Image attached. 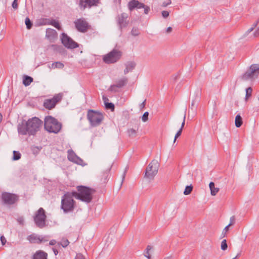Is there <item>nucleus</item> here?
Returning a JSON list of instances; mask_svg holds the SVG:
<instances>
[{
    "label": "nucleus",
    "instance_id": "nucleus-59",
    "mask_svg": "<svg viewBox=\"0 0 259 259\" xmlns=\"http://www.w3.org/2000/svg\"><path fill=\"white\" fill-rule=\"evenodd\" d=\"M258 21H257L256 22L254 23L252 25V27H253V28H254H254H255V27H256V26H257V24H258Z\"/></svg>",
    "mask_w": 259,
    "mask_h": 259
},
{
    "label": "nucleus",
    "instance_id": "nucleus-15",
    "mask_svg": "<svg viewBox=\"0 0 259 259\" xmlns=\"http://www.w3.org/2000/svg\"><path fill=\"white\" fill-rule=\"evenodd\" d=\"M27 239L31 243H40L49 240L47 236H40L35 234L28 236Z\"/></svg>",
    "mask_w": 259,
    "mask_h": 259
},
{
    "label": "nucleus",
    "instance_id": "nucleus-34",
    "mask_svg": "<svg viewBox=\"0 0 259 259\" xmlns=\"http://www.w3.org/2000/svg\"><path fill=\"white\" fill-rule=\"evenodd\" d=\"M193 190V186L192 185L187 186L185 188V189L184 191V194H189L191 193Z\"/></svg>",
    "mask_w": 259,
    "mask_h": 259
},
{
    "label": "nucleus",
    "instance_id": "nucleus-56",
    "mask_svg": "<svg viewBox=\"0 0 259 259\" xmlns=\"http://www.w3.org/2000/svg\"><path fill=\"white\" fill-rule=\"evenodd\" d=\"M103 100L105 104H106V102H108L109 101L107 97H105V96H103Z\"/></svg>",
    "mask_w": 259,
    "mask_h": 259
},
{
    "label": "nucleus",
    "instance_id": "nucleus-18",
    "mask_svg": "<svg viewBox=\"0 0 259 259\" xmlns=\"http://www.w3.org/2000/svg\"><path fill=\"white\" fill-rule=\"evenodd\" d=\"M128 9L132 11L135 9H141L144 7V4L139 2L137 0H131L127 4Z\"/></svg>",
    "mask_w": 259,
    "mask_h": 259
},
{
    "label": "nucleus",
    "instance_id": "nucleus-49",
    "mask_svg": "<svg viewBox=\"0 0 259 259\" xmlns=\"http://www.w3.org/2000/svg\"><path fill=\"white\" fill-rule=\"evenodd\" d=\"M171 4L170 0H167L166 2H164L162 3V6L164 7H165L167 6L168 5H170Z\"/></svg>",
    "mask_w": 259,
    "mask_h": 259
},
{
    "label": "nucleus",
    "instance_id": "nucleus-36",
    "mask_svg": "<svg viewBox=\"0 0 259 259\" xmlns=\"http://www.w3.org/2000/svg\"><path fill=\"white\" fill-rule=\"evenodd\" d=\"M228 248L227 244V241L226 239H224L221 242V249L223 250H226Z\"/></svg>",
    "mask_w": 259,
    "mask_h": 259
},
{
    "label": "nucleus",
    "instance_id": "nucleus-44",
    "mask_svg": "<svg viewBox=\"0 0 259 259\" xmlns=\"http://www.w3.org/2000/svg\"><path fill=\"white\" fill-rule=\"evenodd\" d=\"M235 217L232 216L230 219V223L228 226H229L230 227V226L233 225L235 223Z\"/></svg>",
    "mask_w": 259,
    "mask_h": 259
},
{
    "label": "nucleus",
    "instance_id": "nucleus-33",
    "mask_svg": "<svg viewBox=\"0 0 259 259\" xmlns=\"http://www.w3.org/2000/svg\"><path fill=\"white\" fill-rule=\"evenodd\" d=\"M127 134L130 137H135L136 136L137 132L133 128H131L127 130Z\"/></svg>",
    "mask_w": 259,
    "mask_h": 259
},
{
    "label": "nucleus",
    "instance_id": "nucleus-37",
    "mask_svg": "<svg viewBox=\"0 0 259 259\" xmlns=\"http://www.w3.org/2000/svg\"><path fill=\"white\" fill-rule=\"evenodd\" d=\"M105 105L107 109H110L112 110L114 109V105L112 103L106 102V104H105Z\"/></svg>",
    "mask_w": 259,
    "mask_h": 259
},
{
    "label": "nucleus",
    "instance_id": "nucleus-6",
    "mask_svg": "<svg viewBox=\"0 0 259 259\" xmlns=\"http://www.w3.org/2000/svg\"><path fill=\"white\" fill-rule=\"evenodd\" d=\"M74 207V201L71 195H63L61 199V208L64 212L67 213L73 211Z\"/></svg>",
    "mask_w": 259,
    "mask_h": 259
},
{
    "label": "nucleus",
    "instance_id": "nucleus-60",
    "mask_svg": "<svg viewBox=\"0 0 259 259\" xmlns=\"http://www.w3.org/2000/svg\"><path fill=\"white\" fill-rule=\"evenodd\" d=\"M125 175V171L123 173V175L122 176V183L123 182V181L124 179Z\"/></svg>",
    "mask_w": 259,
    "mask_h": 259
},
{
    "label": "nucleus",
    "instance_id": "nucleus-11",
    "mask_svg": "<svg viewBox=\"0 0 259 259\" xmlns=\"http://www.w3.org/2000/svg\"><path fill=\"white\" fill-rule=\"evenodd\" d=\"M128 82V79L126 77H123L117 80L115 83L110 85L109 90L111 92H117V88H121L126 85Z\"/></svg>",
    "mask_w": 259,
    "mask_h": 259
},
{
    "label": "nucleus",
    "instance_id": "nucleus-12",
    "mask_svg": "<svg viewBox=\"0 0 259 259\" xmlns=\"http://www.w3.org/2000/svg\"><path fill=\"white\" fill-rule=\"evenodd\" d=\"M77 30L81 32H86L89 28V24L84 19H78L74 22Z\"/></svg>",
    "mask_w": 259,
    "mask_h": 259
},
{
    "label": "nucleus",
    "instance_id": "nucleus-62",
    "mask_svg": "<svg viewBox=\"0 0 259 259\" xmlns=\"http://www.w3.org/2000/svg\"><path fill=\"white\" fill-rule=\"evenodd\" d=\"M2 194H9V195H11V194H13L12 193L5 192V193H3Z\"/></svg>",
    "mask_w": 259,
    "mask_h": 259
},
{
    "label": "nucleus",
    "instance_id": "nucleus-21",
    "mask_svg": "<svg viewBox=\"0 0 259 259\" xmlns=\"http://www.w3.org/2000/svg\"><path fill=\"white\" fill-rule=\"evenodd\" d=\"M78 200L87 203L90 202L93 199L92 195H72Z\"/></svg>",
    "mask_w": 259,
    "mask_h": 259
},
{
    "label": "nucleus",
    "instance_id": "nucleus-55",
    "mask_svg": "<svg viewBox=\"0 0 259 259\" xmlns=\"http://www.w3.org/2000/svg\"><path fill=\"white\" fill-rule=\"evenodd\" d=\"M57 243L56 241L55 240H52L49 242V245H54Z\"/></svg>",
    "mask_w": 259,
    "mask_h": 259
},
{
    "label": "nucleus",
    "instance_id": "nucleus-47",
    "mask_svg": "<svg viewBox=\"0 0 259 259\" xmlns=\"http://www.w3.org/2000/svg\"><path fill=\"white\" fill-rule=\"evenodd\" d=\"M75 259H85L83 255L81 253L76 254Z\"/></svg>",
    "mask_w": 259,
    "mask_h": 259
},
{
    "label": "nucleus",
    "instance_id": "nucleus-31",
    "mask_svg": "<svg viewBox=\"0 0 259 259\" xmlns=\"http://www.w3.org/2000/svg\"><path fill=\"white\" fill-rule=\"evenodd\" d=\"M21 154L19 152L16 151H13V159L14 160H18L20 159L21 158Z\"/></svg>",
    "mask_w": 259,
    "mask_h": 259
},
{
    "label": "nucleus",
    "instance_id": "nucleus-54",
    "mask_svg": "<svg viewBox=\"0 0 259 259\" xmlns=\"http://www.w3.org/2000/svg\"><path fill=\"white\" fill-rule=\"evenodd\" d=\"M146 100H145L140 105V107L141 109H143L145 107V105H146Z\"/></svg>",
    "mask_w": 259,
    "mask_h": 259
},
{
    "label": "nucleus",
    "instance_id": "nucleus-41",
    "mask_svg": "<svg viewBox=\"0 0 259 259\" xmlns=\"http://www.w3.org/2000/svg\"><path fill=\"white\" fill-rule=\"evenodd\" d=\"M182 128H180L178 131V132L176 133L175 136V139H174V142L175 143L177 140V139L182 134Z\"/></svg>",
    "mask_w": 259,
    "mask_h": 259
},
{
    "label": "nucleus",
    "instance_id": "nucleus-29",
    "mask_svg": "<svg viewBox=\"0 0 259 259\" xmlns=\"http://www.w3.org/2000/svg\"><path fill=\"white\" fill-rule=\"evenodd\" d=\"M152 249V247L148 245L146 247V250L144 252V255L148 259H151V255L150 254V251Z\"/></svg>",
    "mask_w": 259,
    "mask_h": 259
},
{
    "label": "nucleus",
    "instance_id": "nucleus-19",
    "mask_svg": "<svg viewBox=\"0 0 259 259\" xmlns=\"http://www.w3.org/2000/svg\"><path fill=\"white\" fill-rule=\"evenodd\" d=\"M128 17V15L126 13H122L120 16H118L117 19L118 24L120 29L123 27H125L127 25V22L126 21Z\"/></svg>",
    "mask_w": 259,
    "mask_h": 259
},
{
    "label": "nucleus",
    "instance_id": "nucleus-28",
    "mask_svg": "<svg viewBox=\"0 0 259 259\" xmlns=\"http://www.w3.org/2000/svg\"><path fill=\"white\" fill-rule=\"evenodd\" d=\"M64 64L60 62H56L53 63L52 64V68L62 69L64 67Z\"/></svg>",
    "mask_w": 259,
    "mask_h": 259
},
{
    "label": "nucleus",
    "instance_id": "nucleus-52",
    "mask_svg": "<svg viewBox=\"0 0 259 259\" xmlns=\"http://www.w3.org/2000/svg\"><path fill=\"white\" fill-rule=\"evenodd\" d=\"M185 119H186V113H185L184 115L183 121L182 122V125H181V127L180 128H182V130H183V128L184 127V126L185 125Z\"/></svg>",
    "mask_w": 259,
    "mask_h": 259
},
{
    "label": "nucleus",
    "instance_id": "nucleus-1",
    "mask_svg": "<svg viewBox=\"0 0 259 259\" xmlns=\"http://www.w3.org/2000/svg\"><path fill=\"white\" fill-rule=\"evenodd\" d=\"M42 125V121L36 117L23 120L18 125V132L22 135L34 136L39 131Z\"/></svg>",
    "mask_w": 259,
    "mask_h": 259
},
{
    "label": "nucleus",
    "instance_id": "nucleus-38",
    "mask_svg": "<svg viewBox=\"0 0 259 259\" xmlns=\"http://www.w3.org/2000/svg\"><path fill=\"white\" fill-rule=\"evenodd\" d=\"M31 149L33 153H37L40 150L41 148L37 146H32Z\"/></svg>",
    "mask_w": 259,
    "mask_h": 259
},
{
    "label": "nucleus",
    "instance_id": "nucleus-13",
    "mask_svg": "<svg viewBox=\"0 0 259 259\" xmlns=\"http://www.w3.org/2000/svg\"><path fill=\"white\" fill-rule=\"evenodd\" d=\"M99 0H79L78 5L81 10H84L87 8L97 6Z\"/></svg>",
    "mask_w": 259,
    "mask_h": 259
},
{
    "label": "nucleus",
    "instance_id": "nucleus-57",
    "mask_svg": "<svg viewBox=\"0 0 259 259\" xmlns=\"http://www.w3.org/2000/svg\"><path fill=\"white\" fill-rule=\"evenodd\" d=\"M172 31V28L171 27H168L166 30V32L167 33H170Z\"/></svg>",
    "mask_w": 259,
    "mask_h": 259
},
{
    "label": "nucleus",
    "instance_id": "nucleus-10",
    "mask_svg": "<svg viewBox=\"0 0 259 259\" xmlns=\"http://www.w3.org/2000/svg\"><path fill=\"white\" fill-rule=\"evenodd\" d=\"M61 39L63 45L68 49H72L78 47V45L76 42L64 33H62Z\"/></svg>",
    "mask_w": 259,
    "mask_h": 259
},
{
    "label": "nucleus",
    "instance_id": "nucleus-24",
    "mask_svg": "<svg viewBox=\"0 0 259 259\" xmlns=\"http://www.w3.org/2000/svg\"><path fill=\"white\" fill-rule=\"evenodd\" d=\"M209 187L211 192V194H216L219 192V188L215 187V184L213 182H210L209 184Z\"/></svg>",
    "mask_w": 259,
    "mask_h": 259
},
{
    "label": "nucleus",
    "instance_id": "nucleus-30",
    "mask_svg": "<svg viewBox=\"0 0 259 259\" xmlns=\"http://www.w3.org/2000/svg\"><path fill=\"white\" fill-rule=\"evenodd\" d=\"M69 243V242L67 239L63 238L60 242L58 243V245L59 246L61 245L63 247H66L68 245Z\"/></svg>",
    "mask_w": 259,
    "mask_h": 259
},
{
    "label": "nucleus",
    "instance_id": "nucleus-5",
    "mask_svg": "<svg viewBox=\"0 0 259 259\" xmlns=\"http://www.w3.org/2000/svg\"><path fill=\"white\" fill-rule=\"evenodd\" d=\"M122 56V53L121 51L113 49L109 53L103 56V60L104 62L107 64L114 63L118 61Z\"/></svg>",
    "mask_w": 259,
    "mask_h": 259
},
{
    "label": "nucleus",
    "instance_id": "nucleus-43",
    "mask_svg": "<svg viewBox=\"0 0 259 259\" xmlns=\"http://www.w3.org/2000/svg\"><path fill=\"white\" fill-rule=\"evenodd\" d=\"M132 34L134 36H137L139 34V30L137 29L133 28L131 31Z\"/></svg>",
    "mask_w": 259,
    "mask_h": 259
},
{
    "label": "nucleus",
    "instance_id": "nucleus-25",
    "mask_svg": "<svg viewBox=\"0 0 259 259\" xmlns=\"http://www.w3.org/2000/svg\"><path fill=\"white\" fill-rule=\"evenodd\" d=\"M33 81V78L29 76L25 75L24 76L23 79V83L25 86L29 85Z\"/></svg>",
    "mask_w": 259,
    "mask_h": 259
},
{
    "label": "nucleus",
    "instance_id": "nucleus-7",
    "mask_svg": "<svg viewBox=\"0 0 259 259\" xmlns=\"http://www.w3.org/2000/svg\"><path fill=\"white\" fill-rule=\"evenodd\" d=\"M159 167L158 161L153 159L147 167L145 176L149 179H153L158 172Z\"/></svg>",
    "mask_w": 259,
    "mask_h": 259
},
{
    "label": "nucleus",
    "instance_id": "nucleus-23",
    "mask_svg": "<svg viewBox=\"0 0 259 259\" xmlns=\"http://www.w3.org/2000/svg\"><path fill=\"white\" fill-rule=\"evenodd\" d=\"M48 254L42 251L38 250L36 252L33 256V259H47Z\"/></svg>",
    "mask_w": 259,
    "mask_h": 259
},
{
    "label": "nucleus",
    "instance_id": "nucleus-64",
    "mask_svg": "<svg viewBox=\"0 0 259 259\" xmlns=\"http://www.w3.org/2000/svg\"><path fill=\"white\" fill-rule=\"evenodd\" d=\"M164 259H169V258L167 257V258H164Z\"/></svg>",
    "mask_w": 259,
    "mask_h": 259
},
{
    "label": "nucleus",
    "instance_id": "nucleus-9",
    "mask_svg": "<svg viewBox=\"0 0 259 259\" xmlns=\"http://www.w3.org/2000/svg\"><path fill=\"white\" fill-rule=\"evenodd\" d=\"M46 215L45 210L42 208H40L36 212L34 217V221L36 225L40 228H43L46 224Z\"/></svg>",
    "mask_w": 259,
    "mask_h": 259
},
{
    "label": "nucleus",
    "instance_id": "nucleus-27",
    "mask_svg": "<svg viewBox=\"0 0 259 259\" xmlns=\"http://www.w3.org/2000/svg\"><path fill=\"white\" fill-rule=\"evenodd\" d=\"M252 89L251 87H248L246 89V95L245 100L247 101L249 98L252 95Z\"/></svg>",
    "mask_w": 259,
    "mask_h": 259
},
{
    "label": "nucleus",
    "instance_id": "nucleus-63",
    "mask_svg": "<svg viewBox=\"0 0 259 259\" xmlns=\"http://www.w3.org/2000/svg\"><path fill=\"white\" fill-rule=\"evenodd\" d=\"M239 256V254H238L235 257H234V258H233L232 259H237V258Z\"/></svg>",
    "mask_w": 259,
    "mask_h": 259
},
{
    "label": "nucleus",
    "instance_id": "nucleus-32",
    "mask_svg": "<svg viewBox=\"0 0 259 259\" xmlns=\"http://www.w3.org/2000/svg\"><path fill=\"white\" fill-rule=\"evenodd\" d=\"M50 24L54 26L55 28H56L58 29H60L61 28L60 25L58 21H56L55 20H52L50 22Z\"/></svg>",
    "mask_w": 259,
    "mask_h": 259
},
{
    "label": "nucleus",
    "instance_id": "nucleus-45",
    "mask_svg": "<svg viewBox=\"0 0 259 259\" xmlns=\"http://www.w3.org/2000/svg\"><path fill=\"white\" fill-rule=\"evenodd\" d=\"M142 8H144V13L145 14H148L149 11H150V8L149 7L147 6H146L144 4V7H142Z\"/></svg>",
    "mask_w": 259,
    "mask_h": 259
},
{
    "label": "nucleus",
    "instance_id": "nucleus-16",
    "mask_svg": "<svg viewBox=\"0 0 259 259\" xmlns=\"http://www.w3.org/2000/svg\"><path fill=\"white\" fill-rule=\"evenodd\" d=\"M18 199V195H2V200L5 204L11 205L15 203Z\"/></svg>",
    "mask_w": 259,
    "mask_h": 259
},
{
    "label": "nucleus",
    "instance_id": "nucleus-61",
    "mask_svg": "<svg viewBox=\"0 0 259 259\" xmlns=\"http://www.w3.org/2000/svg\"><path fill=\"white\" fill-rule=\"evenodd\" d=\"M2 120V115L0 113V123Z\"/></svg>",
    "mask_w": 259,
    "mask_h": 259
},
{
    "label": "nucleus",
    "instance_id": "nucleus-20",
    "mask_svg": "<svg viewBox=\"0 0 259 259\" xmlns=\"http://www.w3.org/2000/svg\"><path fill=\"white\" fill-rule=\"evenodd\" d=\"M136 63L134 61H129L125 64V68L124 70V74H126L128 72L132 71L136 66Z\"/></svg>",
    "mask_w": 259,
    "mask_h": 259
},
{
    "label": "nucleus",
    "instance_id": "nucleus-35",
    "mask_svg": "<svg viewBox=\"0 0 259 259\" xmlns=\"http://www.w3.org/2000/svg\"><path fill=\"white\" fill-rule=\"evenodd\" d=\"M25 23L27 29H29L31 28L32 24L28 17L26 18L25 20Z\"/></svg>",
    "mask_w": 259,
    "mask_h": 259
},
{
    "label": "nucleus",
    "instance_id": "nucleus-22",
    "mask_svg": "<svg viewBox=\"0 0 259 259\" xmlns=\"http://www.w3.org/2000/svg\"><path fill=\"white\" fill-rule=\"evenodd\" d=\"M46 37L50 40L54 39L57 37V32L54 29L48 28L46 30Z\"/></svg>",
    "mask_w": 259,
    "mask_h": 259
},
{
    "label": "nucleus",
    "instance_id": "nucleus-8",
    "mask_svg": "<svg viewBox=\"0 0 259 259\" xmlns=\"http://www.w3.org/2000/svg\"><path fill=\"white\" fill-rule=\"evenodd\" d=\"M62 94H58L54 96L51 99H45L43 105L47 109L51 110L55 108L56 104L61 101Z\"/></svg>",
    "mask_w": 259,
    "mask_h": 259
},
{
    "label": "nucleus",
    "instance_id": "nucleus-58",
    "mask_svg": "<svg viewBox=\"0 0 259 259\" xmlns=\"http://www.w3.org/2000/svg\"><path fill=\"white\" fill-rule=\"evenodd\" d=\"M52 249H53V251L55 255H57L58 254V250L57 249L55 248H53Z\"/></svg>",
    "mask_w": 259,
    "mask_h": 259
},
{
    "label": "nucleus",
    "instance_id": "nucleus-42",
    "mask_svg": "<svg viewBox=\"0 0 259 259\" xmlns=\"http://www.w3.org/2000/svg\"><path fill=\"white\" fill-rule=\"evenodd\" d=\"M161 14H162V17L164 18H166L167 17H168L169 15V13L168 11H163L162 12H161Z\"/></svg>",
    "mask_w": 259,
    "mask_h": 259
},
{
    "label": "nucleus",
    "instance_id": "nucleus-17",
    "mask_svg": "<svg viewBox=\"0 0 259 259\" xmlns=\"http://www.w3.org/2000/svg\"><path fill=\"white\" fill-rule=\"evenodd\" d=\"M68 159L69 161L77 164L81 165L83 162V160L78 157L72 150H68Z\"/></svg>",
    "mask_w": 259,
    "mask_h": 259
},
{
    "label": "nucleus",
    "instance_id": "nucleus-48",
    "mask_svg": "<svg viewBox=\"0 0 259 259\" xmlns=\"http://www.w3.org/2000/svg\"><path fill=\"white\" fill-rule=\"evenodd\" d=\"M12 7L14 9H17L18 8V3L17 0H14L12 3Z\"/></svg>",
    "mask_w": 259,
    "mask_h": 259
},
{
    "label": "nucleus",
    "instance_id": "nucleus-14",
    "mask_svg": "<svg viewBox=\"0 0 259 259\" xmlns=\"http://www.w3.org/2000/svg\"><path fill=\"white\" fill-rule=\"evenodd\" d=\"M77 189L78 193L76 192H72L70 194L76 195V194H82V195H89L92 194L96 193V191L92 188L83 186H79L77 187Z\"/></svg>",
    "mask_w": 259,
    "mask_h": 259
},
{
    "label": "nucleus",
    "instance_id": "nucleus-26",
    "mask_svg": "<svg viewBox=\"0 0 259 259\" xmlns=\"http://www.w3.org/2000/svg\"><path fill=\"white\" fill-rule=\"evenodd\" d=\"M235 125L237 127H239L242 124V117L240 115H236L235 120Z\"/></svg>",
    "mask_w": 259,
    "mask_h": 259
},
{
    "label": "nucleus",
    "instance_id": "nucleus-53",
    "mask_svg": "<svg viewBox=\"0 0 259 259\" xmlns=\"http://www.w3.org/2000/svg\"><path fill=\"white\" fill-rule=\"evenodd\" d=\"M1 241L3 245H4L6 242V239L3 236L1 237Z\"/></svg>",
    "mask_w": 259,
    "mask_h": 259
},
{
    "label": "nucleus",
    "instance_id": "nucleus-3",
    "mask_svg": "<svg viewBox=\"0 0 259 259\" xmlns=\"http://www.w3.org/2000/svg\"><path fill=\"white\" fill-rule=\"evenodd\" d=\"M259 76V64H253L240 77L243 81H253Z\"/></svg>",
    "mask_w": 259,
    "mask_h": 259
},
{
    "label": "nucleus",
    "instance_id": "nucleus-51",
    "mask_svg": "<svg viewBox=\"0 0 259 259\" xmlns=\"http://www.w3.org/2000/svg\"><path fill=\"white\" fill-rule=\"evenodd\" d=\"M254 28L253 27H251L247 31H246V32L244 34V36L247 35L249 33H250L251 31L253 30Z\"/></svg>",
    "mask_w": 259,
    "mask_h": 259
},
{
    "label": "nucleus",
    "instance_id": "nucleus-46",
    "mask_svg": "<svg viewBox=\"0 0 259 259\" xmlns=\"http://www.w3.org/2000/svg\"><path fill=\"white\" fill-rule=\"evenodd\" d=\"M17 221L20 224V225H24V219L23 217H19L18 219H17Z\"/></svg>",
    "mask_w": 259,
    "mask_h": 259
},
{
    "label": "nucleus",
    "instance_id": "nucleus-50",
    "mask_svg": "<svg viewBox=\"0 0 259 259\" xmlns=\"http://www.w3.org/2000/svg\"><path fill=\"white\" fill-rule=\"evenodd\" d=\"M254 37H256L259 36V27L256 29V30L253 33Z\"/></svg>",
    "mask_w": 259,
    "mask_h": 259
},
{
    "label": "nucleus",
    "instance_id": "nucleus-2",
    "mask_svg": "<svg viewBox=\"0 0 259 259\" xmlns=\"http://www.w3.org/2000/svg\"><path fill=\"white\" fill-rule=\"evenodd\" d=\"M44 127L49 133L58 134L61 130L62 124L56 118L48 116L45 118Z\"/></svg>",
    "mask_w": 259,
    "mask_h": 259
},
{
    "label": "nucleus",
    "instance_id": "nucleus-39",
    "mask_svg": "<svg viewBox=\"0 0 259 259\" xmlns=\"http://www.w3.org/2000/svg\"><path fill=\"white\" fill-rule=\"evenodd\" d=\"M148 115L149 113L148 112H145L142 117V120L143 122H146L148 119Z\"/></svg>",
    "mask_w": 259,
    "mask_h": 259
},
{
    "label": "nucleus",
    "instance_id": "nucleus-4",
    "mask_svg": "<svg viewBox=\"0 0 259 259\" xmlns=\"http://www.w3.org/2000/svg\"><path fill=\"white\" fill-rule=\"evenodd\" d=\"M87 116L91 125L93 126L100 124L104 118L103 115L101 113L93 110H89Z\"/></svg>",
    "mask_w": 259,
    "mask_h": 259
},
{
    "label": "nucleus",
    "instance_id": "nucleus-40",
    "mask_svg": "<svg viewBox=\"0 0 259 259\" xmlns=\"http://www.w3.org/2000/svg\"><path fill=\"white\" fill-rule=\"evenodd\" d=\"M229 226H227L225 227V228L223 229L222 233V237H225L227 234V232L229 230Z\"/></svg>",
    "mask_w": 259,
    "mask_h": 259
}]
</instances>
